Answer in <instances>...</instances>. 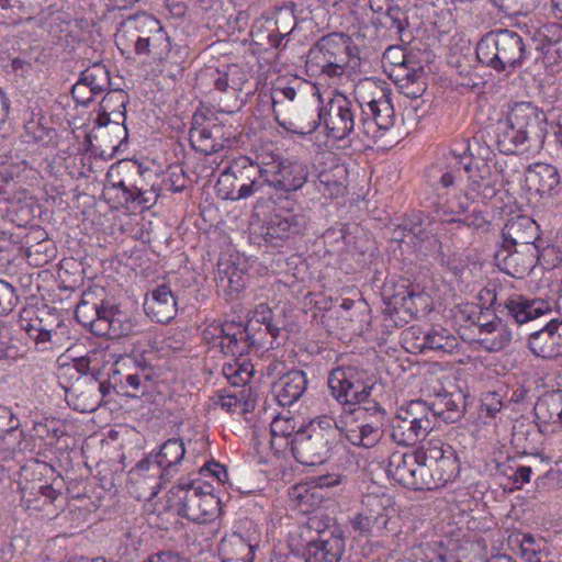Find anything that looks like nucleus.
I'll return each mask as SVG.
<instances>
[{
  "label": "nucleus",
  "mask_w": 562,
  "mask_h": 562,
  "mask_svg": "<svg viewBox=\"0 0 562 562\" xmlns=\"http://www.w3.org/2000/svg\"><path fill=\"white\" fill-rule=\"evenodd\" d=\"M540 246L509 247L498 244L494 259L496 267L506 274L522 279L537 265Z\"/></svg>",
  "instance_id": "11"
},
{
  "label": "nucleus",
  "mask_w": 562,
  "mask_h": 562,
  "mask_svg": "<svg viewBox=\"0 0 562 562\" xmlns=\"http://www.w3.org/2000/svg\"><path fill=\"white\" fill-rule=\"evenodd\" d=\"M450 446L445 449L439 440L428 442L427 447L422 450H416V454L419 462H426L434 467L436 463L441 461L449 454Z\"/></svg>",
  "instance_id": "50"
},
{
  "label": "nucleus",
  "mask_w": 562,
  "mask_h": 562,
  "mask_svg": "<svg viewBox=\"0 0 562 562\" xmlns=\"http://www.w3.org/2000/svg\"><path fill=\"white\" fill-rule=\"evenodd\" d=\"M186 448L181 439L171 438L165 441L156 456V462L162 470L161 476L168 475L183 460Z\"/></svg>",
  "instance_id": "36"
},
{
  "label": "nucleus",
  "mask_w": 562,
  "mask_h": 562,
  "mask_svg": "<svg viewBox=\"0 0 562 562\" xmlns=\"http://www.w3.org/2000/svg\"><path fill=\"white\" fill-rule=\"evenodd\" d=\"M290 496L296 503L299 510L310 514L321 506L324 501L323 488L308 483H300L291 488Z\"/></svg>",
  "instance_id": "34"
},
{
  "label": "nucleus",
  "mask_w": 562,
  "mask_h": 562,
  "mask_svg": "<svg viewBox=\"0 0 562 562\" xmlns=\"http://www.w3.org/2000/svg\"><path fill=\"white\" fill-rule=\"evenodd\" d=\"M307 387L304 371L293 370L281 376L272 386V393L281 406H291L297 402Z\"/></svg>",
  "instance_id": "27"
},
{
  "label": "nucleus",
  "mask_w": 562,
  "mask_h": 562,
  "mask_svg": "<svg viewBox=\"0 0 562 562\" xmlns=\"http://www.w3.org/2000/svg\"><path fill=\"white\" fill-rule=\"evenodd\" d=\"M103 289H88L83 291L80 302L75 310V317L83 327L90 329L95 336L99 335L97 327L104 318L103 311L109 302L102 295Z\"/></svg>",
  "instance_id": "21"
},
{
  "label": "nucleus",
  "mask_w": 562,
  "mask_h": 562,
  "mask_svg": "<svg viewBox=\"0 0 562 562\" xmlns=\"http://www.w3.org/2000/svg\"><path fill=\"white\" fill-rule=\"evenodd\" d=\"M418 475L419 481L415 480V483L419 484V491L434 490L439 486L438 483H436L434 467H430V464L419 462ZM412 482H414V480H412Z\"/></svg>",
  "instance_id": "60"
},
{
  "label": "nucleus",
  "mask_w": 562,
  "mask_h": 562,
  "mask_svg": "<svg viewBox=\"0 0 562 562\" xmlns=\"http://www.w3.org/2000/svg\"><path fill=\"white\" fill-rule=\"evenodd\" d=\"M540 227L528 215H516L508 218L501 231V245L509 247L539 246Z\"/></svg>",
  "instance_id": "17"
},
{
  "label": "nucleus",
  "mask_w": 562,
  "mask_h": 562,
  "mask_svg": "<svg viewBox=\"0 0 562 562\" xmlns=\"http://www.w3.org/2000/svg\"><path fill=\"white\" fill-rule=\"evenodd\" d=\"M328 137L335 140L336 149L348 148L351 139V102L342 93H338L329 103L328 117L326 119Z\"/></svg>",
  "instance_id": "15"
},
{
  "label": "nucleus",
  "mask_w": 562,
  "mask_h": 562,
  "mask_svg": "<svg viewBox=\"0 0 562 562\" xmlns=\"http://www.w3.org/2000/svg\"><path fill=\"white\" fill-rule=\"evenodd\" d=\"M254 325H262L263 334L277 339L284 327V321L276 318L273 311L262 303L255 308V321L251 326Z\"/></svg>",
  "instance_id": "45"
},
{
  "label": "nucleus",
  "mask_w": 562,
  "mask_h": 562,
  "mask_svg": "<svg viewBox=\"0 0 562 562\" xmlns=\"http://www.w3.org/2000/svg\"><path fill=\"white\" fill-rule=\"evenodd\" d=\"M81 82L89 86L90 91L99 95L106 92L111 86L110 71L102 63H94L80 72Z\"/></svg>",
  "instance_id": "40"
},
{
  "label": "nucleus",
  "mask_w": 562,
  "mask_h": 562,
  "mask_svg": "<svg viewBox=\"0 0 562 562\" xmlns=\"http://www.w3.org/2000/svg\"><path fill=\"white\" fill-rule=\"evenodd\" d=\"M459 471L460 465L458 458L452 451V448H449V454L434 465L436 483H438L439 486L445 485L446 483L454 480L459 474Z\"/></svg>",
  "instance_id": "49"
},
{
  "label": "nucleus",
  "mask_w": 562,
  "mask_h": 562,
  "mask_svg": "<svg viewBox=\"0 0 562 562\" xmlns=\"http://www.w3.org/2000/svg\"><path fill=\"white\" fill-rule=\"evenodd\" d=\"M353 416L360 419L367 413L373 418L371 423L360 426L359 442L353 441V446L362 449L366 453L355 452L357 458L356 472L357 488L359 501L356 506L353 517V530H360L361 533H369L371 528L383 518V512L389 505V497L382 492V487L373 482V473L380 469L376 461L375 451L372 449L376 446L382 437V418L383 409L378 401L372 397L376 391L378 374L373 364L366 368H353Z\"/></svg>",
  "instance_id": "1"
},
{
  "label": "nucleus",
  "mask_w": 562,
  "mask_h": 562,
  "mask_svg": "<svg viewBox=\"0 0 562 562\" xmlns=\"http://www.w3.org/2000/svg\"><path fill=\"white\" fill-rule=\"evenodd\" d=\"M144 311L151 321L165 324L177 315V301L170 288L161 284L145 297Z\"/></svg>",
  "instance_id": "25"
},
{
  "label": "nucleus",
  "mask_w": 562,
  "mask_h": 562,
  "mask_svg": "<svg viewBox=\"0 0 562 562\" xmlns=\"http://www.w3.org/2000/svg\"><path fill=\"white\" fill-rule=\"evenodd\" d=\"M306 224L305 215L289 210L280 211L270 216L261 235L266 241L272 243L273 239H285L302 233Z\"/></svg>",
  "instance_id": "20"
},
{
  "label": "nucleus",
  "mask_w": 562,
  "mask_h": 562,
  "mask_svg": "<svg viewBox=\"0 0 562 562\" xmlns=\"http://www.w3.org/2000/svg\"><path fill=\"white\" fill-rule=\"evenodd\" d=\"M390 23L386 29L392 37H395L402 45H409L414 35L409 30L408 16L400 8H390L386 12Z\"/></svg>",
  "instance_id": "41"
},
{
  "label": "nucleus",
  "mask_w": 562,
  "mask_h": 562,
  "mask_svg": "<svg viewBox=\"0 0 562 562\" xmlns=\"http://www.w3.org/2000/svg\"><path fill=\"white\" fill-rule=\"evenodd\" d=\"M105 357V352L92 351L85 357H79L72 360L74 369L81 374H89L92 369V364L102 360Z\"/></svg>",
  "instance_id": "63"
},
{
  "label": "nucleus",
  "mask_w": 562,
  "mask_h": 562,
  "mask_svg": "<svg viewBox=\"0 0 562 562\" xmlns=\"http://www.w3.org/2000/svg\"><path fill=\"white\" fill-rule=\"evenodd\" d=\"M486 156L463 154L454 157V168L467 173V192L472 200L487 204L493 201L506 182H509L506 171L507 159L497 158L490 148H485Z\"/></svg>",
  "instance_id": "3"
},
{
  "label": "nucleus",
  "mask_w": 562,
  "mask_h": 562,
  "mask_svg": "<svg viewBox=\"0 0 562 562\" xmlns=\"http://www.w3.org/2000/svg\"><path fill=\"white\" fill-rule=\"evenodd\" d=\"M405 45H391L383 53V63L384 66H389V77L393 80L394 75L398 68H404L405 70H411V67L415 65H420L418 60L411 54L405 53Z\"/></svg>",
  "instance_id": "42"
},
{
  "label": "nucleus",
  "mask_w": 562,
  "mask_h": 562,
  "mask_svg": "<svg viewBox=\"0 0 562 562\" xmlns=\"http://www.w3.org/2000/svg\"><path fill=\"white\" fill-rule=\"evenodd\" d=\"M179 483L169 491L168 503L176 507L179 516L196 524L212 521L218 510L220 501L212 494L211 486Z\"/></svg>",
  "instance_id": "7"
},
{
  "label": "nucleus",
  "mask_w": 562,
  "mask_h": 562,
  "mask_svg": "<svg viewBox=\"0 0 562 562\" xmlns=\"http://www.w3.org/2000/svg\"><path fill=\"white\" fill-rule=\"evenodd\" d=\"M470 199L468 192L448 199L438 210L440 221L447 223L445 218L465 216L470 209Z\"/></svg>",
  "instance_id": "47"
},
{
  "label": "nucleus",
  "mask_w": 562,
  "mask_h": 562,
  "mask_svg": "<svg viewBox=\"0 0 562 562\" xmlns=\"http://www.w3.org/2000/svg\"><path fill=\"white\" fill-rule=\"evenodd\" d=\"M14 288L0 279V316L9 314L18 303Z\"/></svg>",
  "instance_id": "55"
},
{
  "label": "nucleus",
  "mask_w": 562,
  "mask_h": 562,
  "mask_svg": "<svg viewBox=\"0 0 562 562\" xmlns=\"http://www.w3.org/2000/svg\"><path fill=\"white\" fill-rule=\"evenodd\" d=\"M403 418H408V423L417 426V434H426L435 427L434 414L430 406L423 400H415L398 408Z\"/></svg>",
  "instance_id": "33"
},
{
  "label": "nucleus",
  "mask_w": 562,
  "mask_h": 562,
  "mask_svg": "<svg viewBox=\"0 0 562 562\" xmlns=\"http://www.w3.org/2000/svg\"><path fill=\"white\" fill-rule=\"evenodd\" d=\"M345 550L341 535L333 533L328 540L311 541L303 551L302 562H339Z\"/></svg>",
  "instance_id": "29"
},
{
  "label": "nucleus",
  "mask_w": 562,
  "mask_h": 562,
  "mask_svg": "<svg viewBox=\"0 0 562 562\" xmlns=\"http://www.w3.org/2000/svg\"><path fill=\"white\" fill-rule=\"evenodd\" d=\"M266 184L283 192L299 190L306 181V167L291 159H278L266 164Z\"/></svg>",
  "instance_id": "14"
},
{
  "label": "nucleus",
  "mask_w": 562,
  "mask_h": 562,
  "mask_svg": "<svg viewBox=\"0 0 562 562\" xmlns=\"http://www.w3.org/2000/svg\"><path fill=\"white\" fill-rule=\"evenodd\" d=\"M429 406L434 414V423L437 417L441 418L446 423H456L463 416L461 395H458V398H454L451 393L439 394Z\"/></svg>",
  "instance_id": "35"
},
{
  "label": "nucleus",
  "mask_w": 562,
  "mask_h": 562,
  "mask_svg": "<svg viewBox=\"0 0 562 562\" xmlns=\"http://www.w3.org/2000/svg\"><path fill=\"white\" fill-rule=\"evenodd\" d=\"M170 50V42L167 33L161 31L150 37H144L132 45V52L138 56H148L161 59Z\"/></svg>",
  "instance_id": "39"
},
{
  "label": "nucleus",
  "mask_w": 562,
  "mask_h": 562,
  "mask_svg": "<svg viewBox=\"0 0 562 562\" xmlns=\"http://www.w3.org/2000/svg\"><path fill=\"white\" fill-rule=\"evenodd\" d=\"M130 97L123 89L110 88L100 102V110L103 112H115V110L126 109Z\"/></svg>",
  "instance_id": "51"
},
{
  "label": "nucleus",
  "mask_w": 562,
  "mask_h": 562,
  "mask_svg": "<svg viewBox=\"0 0 562 562\" xmlns=\"http://www.w3.org/2000/svg\"><path fill=\"white\" fill-rule=\"evenodd\" d=\"M18 324L36 345H41L50 341L58 319L44 308H23L20 312Z\"/></svg>",
  "instance_id": "19"
},
{
  "label": "nucleus",
  "mask_w": 562,
  "mask_h": 562,
  "mask_svg": "<svg viewBox=\"0 0 562 562\" xmlns=\"http://www.w3.org/2000/svg\"><path fill=\"white\" fill-rule=\"evenodd\" d=\"M217 273L221 282L227 281L231 289L238 291L243 286L241 271L231 261H220L217 267Z\"/></svg>",
  "instance_id": "52"
},
{
  "label": "nucleus",
  "mask_w": 562,
  "mask_h": 562,
  "mask_svg": "<svg viewBox=\"0 0 562 562\" xmlns=\"http://www.w3.org/2000/svg\"><path fill=\"white\" fill-rule=\"evenodd\" d=\"M516 128L512 119L506 115L504 120H498L494 126V145L505 154H524L532 151L529 142H526V135Z\"/></svg>",
  "instance_id": "23"
},
{
  "label": "nucleus",
  "mask_w": 562,
  "mask_h": 562,
  "mask_svg": "<svg viewBox=\"0 0 562 562\" xmlns=\"http://www.w3.org/2000/svg\"><path fill=\"white\" fill-rule=\"evenodd\" d=\"M481 411L488 417H495L503 408L502 397L496 392H487L482 397Z\"/></svg>",
  "instance_id": "64"
},
{
  "label": "nucleus",
  "mask_w": 562,
  "mask_h": 562,
  "mask_svg": "<svg viewBox=\"0 0 562 562\" xmlns=\"http://www.w3.org/2000/svg\"><path fill=\"white\" fill-rule=\"evenodd\" d=\"M533 412L538 431H557V427L562 425V391L557 390L539 397Z\"/></svg>",
  "instance_id": "24"
},
{
  "label": "nucleus",
  "mask_w": 562,
  "mask_h": 562,
  "mask_svg": "<svg viewBox=\"0 0 562 562\" xmlns=\"http://www.w3.org/2000/svg\"><path fill=\"white\" fill-rule=\"evenodd\" d=\"M527 181L540 198L562 202V182L558 168L550 164L536 162L527 170Z\"/></svg>",
  "instance_id": "16"
},
{
  "label": "nucleus",
  "mask_w": 562,
  "mask_h": 562,
  "mask_svg": "<svg viewBox=\"0 0 562 562\" xmlns=\"http://www.w3.org/2000/svg\"><path fill=\"white\" fill-rule=\"evenodd\" d=\"M513 334L508 325L497 315L491 322L480 323L477 342L488 352H496L509 346Z\"/></svg>",
  "instance_id": "28"
},
{
  "label": "nucleus",
  "mask_w": 562,
  "mask_h": 562,
  "mask_svg": "<svg viewBox=\"0 0 562 562\" xmlns=\"http://www.w3.org/2000/svg\"><path fill=\"white\" fill-rule=\"evenodd\" d=\"M543 44L544 45L535 46L536 50L539 53L536 60L541 56L542 61L546 65H554L559 63V60L562 59V40H554Z\"/></svg>",
  "instance_id": "53"
},
{
  "label": "nucleus",
  "mask_w": 562,
  "mask_h": 562,
  "mask_svg": "<svg viewBox=\"0 0 562 562\" xmlns=\"http://www.w3.org/2000/svg\"><path fill=\"white\" fill-rule=\"evenodd\" d=\"M258 544L246 542L240 535H233L229 540H223L220 547L222 562H254Z\"/></svg>",
  "instance_id": "32"
},
{
  "label": "nucleus",
  "mask_w": 562,
  "mask_h": 562,
  "mask_svg": "<svg viewBox=\"0 0 562 562\" xmlns=\"http://www.w3.org/2000/svg\"><path fill=\"white\" fill-rule=\"evenodd\" d=\"M508 116L516 128L526 135V142L531 145L532 151L542 148L547 136V115L531 102H518L510 109Z\"/></svg>",
  "instance_id": "10"
},
{
  "label": "nucleus",
  "mask_w": 562,
  "mask_h": 562,
  "mask_svg": "<svg viewBox=\"0 0 562 562\" xmlns=\"http://www.w3.org/2000/svg\"><path fill=\"white\" fill-rule=\"evenodd\" d=\"M417 462L419 461L416 452H393L389 458L386 468L387 475L403 486L411 484V469L414 467V463Z\"/></svg>",
  "instance_id": "38"
},
{
  "label": "nucleus",
  "mask_w": 562,
  "mask_h": 562,
  "mask_svg": "<svg viewBox=\"0 0 562 562\" xmlns=\"http://www.w3.org/2000/svg\"><path fill=\"white\" fill-rule=\"evenodd\" d=\"M539 434L541 432L538 431L537 423L516 422L512 441L524 450L533 449Z\"/></svg>",
  "instance_id": "48"
},
{
  "label": "nucleus",
  "mask_w": 562,
  "mask_h": 562,
  "mask_svg": "<svg viewBox=\"0 0 562 562\" xmlns=\"http://www.w3.org/2000/svg\"><path fill=\"white\" fill-rule=\"evenodd\" d=\"M104 318L97 327L99 337L115 339L134 333V324L127 313L109 302L103 311Z\"/></svg>",
  "instance_id": "30"
},
{
  "label": "nucleus",
  "mask_w": 562,
  "mask_h": 562,
  "mask_svg": "<svg viewBox=\"0 0 562 562\" xmlns=\"http://www.w3.org/2000/svg\"><path fill=\"white\" fill-rule=\"evenodd\" d=\"M353 19L358 22V30L353 32V60L357 58L359 61V72L370 74L373 63H376L379 58L376 29L372 16L360 18L358 10H353Z\"/></svg>",
  "instance_id": "12"
},
{
  "label": "nucleus",
  "mask_w": 562,
  "mask_h": 562,
  "mask_svg": "<svg viewBox=\"0 0 562 562\" xmlns=\"http://www.w3.org/2000/svg\"><path fill=\"white\" fill-rule=\"evenodd\" d=\"M282 435L290 439L291 451L295 460L304 465H319L327 459L334 445L329 437L333 430H328L327 419H311L306 425H301L297 430L285 420Z\"/></svg>",
  "instance_id": "5"
},
{
  "label": "nucleus",
  "mask_w": 562,
  "mask_h": 562,
  "mask_svg": "<svg viewBox=\"0 0 562 562\" xmlns=\"http://www.w3.org/2000/svg\"><path fill=\"white\" fill-rule=\"evenodd\" d=\"M360 297L358 300H353V310L357 311L359 316V336H364L371 326V308L368 302L363 299L362 293H359Z\"/></svg>",
  "instance_id": "56"
},
{
  "label": "nucleus",
  "mask_w": 562,
  "mask_h": 562,
  "mask_svg": "<svg viewBox=\"0 0 562 562\" xmlns=\"http://www.w3.org/2000/svg\"><path fill=\"white\" fill-rule=\"evenodd\" d=\"M353 99L360 110L357 138L361 144L353 143V150L362 151L371 148L381 132L394 125L395 113L382 87L372 77L361 78L353 85Z\"/></svg>",
  "instance_id": "2"
},
{
  "label": "nucleus",
  "mask_w": 562,
  "mask_h": 562,
  "mask_svg": "<svg viewBox=\"0 0 562 562\" xmlns=\"http://www.w3.org/2000/svg\"><path fill=\"white\" fill-rule=\"evenodd\" d=\"M401 413L397 414L392 424V438L395 442L402 446H413L418 440L424 439L426 434H417V426L414 423H408V418H403Z\"/></svg>",
  "instance_id": "43"
},
{
  "label": "nucleus",
  "mask_w": 562,
  "mask_h": 562,
  "mask_svg": "<svg viewBox=\"0 0 562 562\" xmlns=\"http://www.w3.org/2000/svg\"><path fill=\"white\" fill-rule=\"evenodd\" d=\"M24 357V350L18 346L8 330L0 331V359L16 360Z\"/></svg>",
  "instance_id": "54"
},
{
  "label": "nucleus",
  "mask_w": 562,
  "mask_h": 562,
  "mask_svg": "<svg viewBox=\"0 0 562 562\" xmlns=\"http://www.w3.org/2000/svg\"><path fill=\"white\" fill-rule=\"evenodd\" d=\"M552 310L551 303L542 299H527L520 294H512L504 301L503 312L513 317L516 324L522 325L540 317Z\"/></svg>",
  "instance_id": "26"
},
{
  "label": "nucleus",
  "mask_w": 562,
  "mask_h": 562,
  "mask_svg": "<svg viewBox=\"0 0 562 562\" xmlns=\"http://www.w3.org/2000/svg\"><path fill=\"white\" fill-rule=\"evenodd\" d=\"M424 344H428V350L452 352L458 347V339L448 329L432 326L427 330Z\"/></svg>",
  "instance_id": "44"
},
{
  "label": "nucleus",
  "mask_w": 562,
  "mask_h": 562,
  "mask_svg": "<svg viewBox=\"0 0 562 562\" xmlns=\"http://www.w3.org/2000/svg\"><path fill=\"white\" fill-rule=\"evenodd\" d=\"M479 300L482 303V305L486 306L485 307L486 312H488L490 308H492L494 312V315H496V313H503L504 302H498L495 286H493V288L486 286V288L482 289L479 293Z\"/></svg>",
  "instance_id": "62"
},
{
  "label": "nucleus",
  "mask_w": 562,
  "mask_h": 562,
  "mask_svg": "<svg viewBox=\"0 0 562 562\" xmlns=\"http://www.w3.org/2000/svg\"><path fill=\"white\" fill-rule=\"evenodd\" d=\"M213 336L218 333V346L226 355L243 356L248 353L252 347H256L247 329L243 328V323L225 322L213 327Z\"/></svg>",
  "instance_id": "22"
},
{
  "label": "nucleus",
  "mask_w": 562,
  "mask_h": 562,
  "mask_svg": "<svg viewBox=\"0 0 562 562\" xmlns=\"http://www.w3.org/2000/svg\"><path fill=\"white\" fill-rule=\"evenodd\" d=\"M296 97V91L292 87H277L274 88L271 99H272V111L274 113V117L277 122L284 126V123L279 119V112L277 106L282 104L284 100L293 101Z\"/></svg>",
  "instance_id": "58"
},
{
  "label": "nucleus",
  "mask_w": 562,
  "mask_h": 562,
  "mask_svg": "<svg viewBox=\"0 0 562 562\" xmlns=\"http://www.w3.org/2000/svg\"><path fill=\"white\" fill-rule=\"evenodd\" d=\"M15 246L5 233H0V270L7 269L14 260Z\"/></svg>",
  "instance_id": "61"
},
{
  "label": "nucleus",
  "mask_w": 562,
  "mask_h": 562,
  "mask_svg": "<svg viewBox=\"0 0 562 562\" xmlns=\"http://www.w3.org/2000/svg\"><path fill=\"white\" fill-rule=\"evenodd\" d=\"M521 555L527 562H552L551 546L539 536L522 535L520 541Z\"/></svg>",
  "instance_id": "37"
},
{
  "label": "nucleus",
  "mask_w": 562,
  "mask_h": 562,
  "mask_svg": "<svg viewBox=\"0 0 562 562\" xmlns=\"http://www.w3.org/2000/svg\"><path fill=\"white\" fill-rule=\"evenodd\" d=\"M330 394L340 405V412L333 411V416H318L317 419L328 420V430L334 443H342L350 440L351 404L348 400L351 389V370L349 366H339L333 369L328 376Z\"/></svg>",
  "instance_id": "8"
},
{
  "label": "nucleus",
  "mask_w": 562,
  "mask_h": 562,
  "mask_svg": "<svg viewBox=\"0 0 562 562\" xmlns=\"http://www.w3.org/2000/svg\"><path fill=\"white\" fill-rule=\"evenodd\" d=\"M528 348L536 357L554 360L562 356V321H550L528 337Z\"/></svg>",
  "instance_id": "18"
},
{
  "label": "nucleus",
  "mask_w": 562,
  "mask_h": 562,
  "mask_svg": "<svg viewBox=\"0 0 562 562\" xmlns=\"http://www.w3.org/2000/svg\"><path fill=\"white\" fill-rule=\"evenodd\" d=\"M262 165L247 156L235 158L217 180L218 192L225 199L238 201L259 192L268 176Z\"/></svg>",
  "instance_id": "6"
},
{
  "label": "nucleus",
  "mask_w": 562,
  "mask_h": 562,
  "mask_svg": "<svg viewBox=\"0 0 562 562\" xmlns=\"http://www.w3.org/2000/svg\"><path fill=\"white\" fill-rule=\"evenodd\" d=\"M394 72L393 81L398 86L404 95L411 99H418L425 93L427 82L426 74L422 64L411 67V70L398 68Z\"/></svg>",
  "instance_id": "31"
},
{
  "label": "nucleus",
  "mask_w": 562,
  "mask_h": 562,
  "mask_svg": "<svg viewBox=\"0 0 562 562\" xmlns=\"http://www.w3.org/2000/svg\"><path fill=\"white\" fill-rule=\"evenodd\" d=\"M20 426L19 418L9 408L0 406V437L5 438L18 430Z\"/></svg>",
  "instance_id": "59"
},
{
  "label": "nucleus",
  "mask_w": 562,
  "mask_h": 562,
  "mask_svg": "<svg viewBox=\"0 0 562 562\" xmlns=\"http://www.w3.org/2000/svg\"><path fill=\"white\" fill-rule=\"evenodd\" d=\"M223 374L234 386L246 385L252 378L254 367L246 360L225 363Z\"/></svg>",
  "instance_id": "46"
},
{
  "label": "nucleus",
  "mask_w": 562,
  "mask_h": 562,
  "mask_svg": "<svg viewBox=\"0 0 562 562\" xmlns=\"http://www.w3.org/2000/svg\"><path fill=\"white\" fill-rule=\"evenodd\" d=\"M164 31L159 20L147 13L126 18L115 34V43L122 54L132 53V45L144 37Z\"/></svg>",
  "instance_id": "13"
},
{
  "label": "nucleus",
  "mask_w": 562,
  "mask_h": 562,
  "mask_svg": "<svg viewBox=\"0 0 562 562\" xmlns=\"http://www.w3.org/2000/svg\"><path fill=\"white\" fill-rule=\"evenodd\" d=\"M190 143L194 150L204 155L216 154L232 146L235 138L232 125H226L215 119H202L195 116L189 131Z\"/></svg>",
  "instance_id": "9"
},
{
  "label": "nucleus",
  "mask_w": 562,
  "mask_h": 562,
  "mask_svg": "<svg viewBox=\"0 0 562 562\" xmlns=\"http://www.w3.org/2000/svg\"><path fill=\"white\" fill-rule=\"evenodd\" d=\"M529 45L515 31L498 29L485 34L476 45V58L497 72H512L530 56Z\"/></svg>",
  "instance_id": "4"
},
{
  "label": "nucleus",
  "mask_w": 562,
  "mask_h": 562,
  "mask_svg": "<svg viewBox=\"0 0 562 562\" xmlns=\"http://www.w3.org/2000/svg\"><path fill=\"white\" fill-rule=\"evenodd\" d=\"M531 40L535 46L544 45L543 43L554 40H562V26L557 23L546 24L537 31Z\"/></svg>",
  "instance_id": "57"
}]
</instances>
